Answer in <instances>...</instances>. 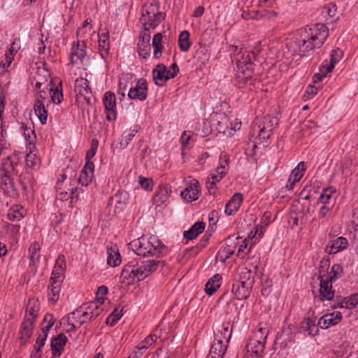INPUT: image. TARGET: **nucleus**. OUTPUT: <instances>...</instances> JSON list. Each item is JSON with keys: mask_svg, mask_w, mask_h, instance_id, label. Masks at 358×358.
Instances as JSON below:
<instances>
[{"mask_svg": "<svg viewBox=\"0 0 358 358\" xmlns=\"http://www.w3.org/2000/svg\"><path fill=\"white\" fill-rule=\"evenodd\" d=\"M328 35V29L324 24L307 26L301 31L299 38L285 44L284 53L287 50V57L295 55L306 56L315 48H320Z\"/></svg>", "mask_w": 358, "mask_h": 358, "instance_id": "nucleus-1", "label": "nucleus"}, {"mask_svg": "<svg viewBox=\"0 0 358 358\" xmlns=\"http://www.w3.org/2000/svg\"><path fill=\"white\" fill-rule=\"evenodd\" d=\"M161 263L159 260H148L139 263L134 259L125 264L120 273L122 282L128 285L134 283L136 280H143L156 271L158 265Z\"/></svg>", "mask_w": 358, "mask_h": 358, "instance_id": "nucleus-2", "label": "nucleus"}, {"mask_svg": "<svg viewBox=\"0 0 358 358\" xmlns=\"http://www.w3.org/2000/svg\"><path fill=\"white\" fill-rule=\"evenodd\" d=\"M255 59L256 54L254 52H250L242 48L234 55L233 62H236L237 67L236 80L238 83V87H241L242 84H246L248 82L252 83L254 71L252 60Z\"/></svg>", "mask_w": 358, "mask_h": 358, "instance_id": "nucleus-3", "label": "nucleus"}, {"mask_svg": "<svg viewBox=\"0 0 358 358\" xmlns=\"http://www.w3.org/2000/svg\"><path fill=\"white\" fill-rule=\"evenodd\" d=\"M130 245L138 256L159 257L167 252V247L155 236L148 239L141 237L132 241Z\"/></svg>", "mask_w": 358, "mask_h": 358, "instance_id": "nucleus-4", "label": "nucleus"}, {"mask_svg": "<svg viewBox=\"0 0 358 358\" xmlns=\"http://www.w3.org/2000/svg\"><path fill=\"white\" fill-rule=\"evenodd\" d=\"M17 160L16 157H8L3 164V169L0 170V187L5 194L11 198H17L19 195L15 182L9 176L17 165Z\"/></svg>", "mask_w": 358, "mask_h": 358, "instance_id": "nucleus-5", "label": "nucleus"}, {"mask_svg": "<svg viewBox=\"0 0 358 358\" xmlns=\"http://www.w3.org/2000/svg\"><path fill=\"white\" fill-rule=\"evenodd\" d=\"M86 43L84 41L72 44L69 55L70 64L78 69H86L90 64V58L87 55Z\"/></svg>", "mask_w": 358, "mask_h": 358, "instance_id": "nucleus-6", "label": "nucleus"}, {"mask_svg": "<svg viewBox=\"0 0 358 358\" xmlns=\"http://www.w3.org/2000/svg\"><path fill=\"white\" fill-rule=\"evenodd\" d=\"M103 308L96 301H90L83 304L74 311L71 313L73 319H76V315L80 314V317L90 316L89 320L92 321L96 319L102 312Z\"/></svg>", "mask_w": 358, "mask_h": 358, "instance_id": "nucleus-7", "label": "nucleus"}, {"mask_svg": "<svg viewBox=\"0 0 358 358\" xmlns=\"http://www.w3.org/2000/svg\"><path fill=\"white\" fill-rule=\"evenodd\" d=\"M252 132L257 133V138L264 143L267 142L273 134L272 120L269 117H264L262 122H255L252 126Z\"/></svg>", "mask_w": 358, "mask_h": 358, "instance_id": "nucleus-8", "label": "nucleus"}, {"mask_svg": "<svg viewBox=\"0 0 358 358\" xmlns=\"http://www.w3.org/2000/svg\"><path fill=\"white\" fill-rule=\"evenodd\" d=\"M103 103L106 113V119L113 121L117 118L116 98L114 93L106 92L103 97Z\"/></svg>", "mask_w": 358, "mask_h": 358, "instance_id": "nucleus-9", "label": "nucleus"}, {"mask_svg": "<svg viewBox=\"0 0 358 358\" xmlns=\"http://www.w3.org/2000/svg\"><path fill=\"white\" fill-rule=\"evenodd\" d=\"M148 86L147 81L144 78L138 79L136 85L131 87L127 93L131 99L144 101L147 98Z\"/></svg>", "mask_w": 358, "mask_h": 358, "instance_id": "nucleus-10", "label": "nucleus"}, {"mask_svg": "<svg viewBox=\"0 0 358 358\" xmlns=\"http://www.w3.org/2000/svg\"><path fill=\"white\" fill-rule=\"evenodd\" d=\"M252 282L248 278V280H238L235 282L231 288V291L234 293L235 298L237 300L246 299L250 293V289Z\"/></svg>", "mask_w": 358, "mask_h": 358, "instance_id": "nucleus-11", "label": "nucleus"}, {"mask_svg": "<svg viewBox=\"0 0 358 358\" xmlns=\"http://www.w3.org/2000/svg\"><path fill=\"white\" fill-rule=\"evenodd\" d=\"M74 90L77 95L83 96L86 103L90 104L92 91L87 79L82 77L76 78Z\"/></svg>", "mask_w": 358, "mask_h": 358, "instance_id": "nucleus-12", "label": "nucleus"}, {"mask_svg": "<svg viewBox=\"0 0 358 358\" xmlns=\"http://www.w3.org/2000/svg\"><path fill=\"white\" fill-rule=\"evenodd\" d=\"M342 317V313L339 311L327 313L319 319L317 325H319L321 329H327L330 327L338 324L341 321Z\"/></svg>", "mask_w": 358, "mask_h": 358, "instance_id": "nucleus-13", "label": "nucleus"}, {"mask_svg": "<svg viewBox=\"0 0 358 358\" xmlns=\"http://www.w3.org/2000/svg\"><path fill=\"white\" fill-rule=\"evenodd\" d=\"M199 182L197 180H192L184 190L181 192V196L189 202L195 201L199 198Z\"/></svg>", "mask_w": 358, "mask_h": 358, "instance_id": "nucleus-14", "label": "nucleus"}, {"mask_svg": "<svg viewBox=\"0 0 358 358\" xmlns=\"http://www.w3.org/2000/svg\"><path fill=\"white\" fill-rule=\"evenodd\" d=\"M320 300L321 301L332 300L335 294V291L332 289V282L326 279H320Z\"/></svg>", "mask_w": 358, "mask_h": 358, "instance_id": "nucleus-15", "label": "nucleus"}, {"mask_svg": "<svg viewBox=\"0 0 358 358\" xmlns=\"http://www.w3.org/2000/svg\"><path fill=\"white\" fill-rule=\"evenodd\" d=\"M34 322L30 319H24L20 326V343L24 345L27 343V341L31 338L33 334Z\"/></svg>", "mask_w": 358, "mask_h": 358, "instance_id": "nucleus-16", "label": "nucleus"}, {"mask_svg": "<svg viewBox=\"0 0 358 358\" xmlns=\"http://www.w3.org/2000/svg\"><path fill=\"white\" fill-rule=\"evenodd\" d=\"M306 170L305 163L301 162L292 171L288 179V183L286 187L288 189H292L296 182H299L303 176V172Z\"/></svg>", "mask_w": 358, "mask_h": 358, "instance_id": "nucleus-17", "label": "nucleus"}, {"mask_svg": "<svg viewBox=\"0 0 358 358\" xmlns=\"http://www.w3.org/2000/svg\"><path fill=\"white\" fill-rule=\"evenodd\" d=\"M66 342L67 337L64 334H60L52 338L51 341L52 358L58 357L62 355Z\"/></svg>", "mask_w": 358, "mask_h": 358, "instance_id": "nucleus-18", "label": "nucleus"}, {"mask_svg": "<svg viewBox=\"0 0 358 358\" xmlns=\"http://www.w3.org/2000/svg\"><path fill=\"white\" fill-rule=\"evenodd\" d=\"M242 201V194L239 192L235 193L225 205V213L228 215H234L235 213L239 209Z\"/></svg>", "mask_w": 358, "mask_h": 358, "instance_id": "nucleus-19", "label": "nucleus"}, {"mask_svg": "<svg viewBox=\"0 0 358 358\" xmlns=\"http://www.w3.org/2000/svg\"><path fill=\"white\" fill-rule=\"evenodd\" d=\"M94 164L93 162H85L79 177V182L83 186H87L94 176Z\"/></svg>", "mask_w": 358, "mask_h": 358, "instance_id": "nucleus-20", "label": "nucleus"}, {"mask_svg": "<svg viewBox=\"0 0 358 358\" xmlns=\"http://www.w3.org/2000/svg\"><path fill=\"white\" fill-rule=\"evenodd\" d=\"M348 246V240L343 236H340L336 240H334L331 245H327L325 251L329 254H336L340 251L344 250Z\"/></svg>", "mask_w": 358, "mask_h": 358, "instance_id": "nucleus-21", "label": "nucleus"}, {"mask_svg": "<svg viewBox=\"0 0 358 358\" xmlns=\"http://www.w3.org/2000/svg\"><path fill=\"white\" fill-rule=\"evenodd\" d=\"M227 348V343H224L221 339H215L211 345L209 355L211 358H223Z\"/></svg>", "mask_w": 358, "mask_h": 358, "instance_id": "nucleus-22", "label": "nucleus"}, {"mask_svg": "<svg viewBox=\"0 0 358 358\" xmlns=\"http://www.w3.org/2000/svg\"><path fill=\"white\" fill-rule=\"evenodd\" d=\"M40 309V303L38 299H29L27 304L26 313L24 319H30L35 321Z\"/></svg>", "mask_w": 358, "mask_h": 358, "instance_id": "nucleus-23", "label": "nucleus"}, {"mask_svg": "<svg viewBox=\"0 0 358 358\" xmlns=\"http://www.w3.org/2000/svg\"><path fill=\"white\" fill-rule=\"evenodd\" d=\"M166 66L163 64H159L156 68L152 70V77L155 83L158 86H163L168 80L165 77Z\"/></svg>", "mask_w": 358, "mask_h": 358, "instance_id": "nucleus-24", "label": "nucleus"}, {"mask_svg": "<svg viewBox=\"0 0 358 358\" xmlns=\"http://www.w3.org/2000/svg\"><path fill=\"white\" fill-rule=\"evenodd\" d=\"M316 317H307L301 324V329L308 332L310 336H315L319 331V325L316 324Z\"/></svg>", "mask_w": 358, "mask_h": 358, "instance_id": "nucleus-25", "label": "nucleus"}, {"mask_svg": "<svg viewBox=\"0 0 358 358\" xmlns=\"http://www.w3.org/2000/svg\"><path fill=\"white\" fill-rule=\"evenodd\" d=\"M139 129L138 125H134L133 127L130 128L128 130H126L121 136L119 145L120 148L124 149L129 144L131 141L137 134Z\"/></svg>", "mask_w": 358, "mask_h": 358, "instance_id": "nucleus-26", "label": "nucleus"}, {"mask_svg": "<svg viewBox=\"0 0 358 358\" xmlns=\"http://www.w3.org/2000/svg\"><path fill=\"white\" fill-rule=\"evenodd\" d=\"M20 132L24 136L26 141L29 145H32L34 148V143L36 140V136L34 129L33 124L30 123L29 125H28L24 123H21Z\"/></svg>", "mask_w": 358, "mask_h": 358, "instance_id": "nucleus-27", "label": "nucleus"}, {"mask_svg": "<svg viewBox=\"0 0 358 358\" xmlns=\"http://www.w3.org/2000/svg\"><path fill=\"white\" fill-rule=\"evenodd\" d=\"M264 341L253 339L247 345V351L251 352L252 356L254 354L255 357L258 358L264 351Z\"/></svg>", "mask_w": 358, "mask_h": 358, "instance_id": "nucleus-28", "label": "nucleus"}, {"mask_svg": "<svg viewBox=\"0 0 358 358\" xmlns=\"http://www.w3.org/2000/svg\"><path fill=\"white\" fill-rule=\"evenodd\" d=\"M205 226L204 222H197L189 230L185 231L183 236L186 239L193 240L203 231Z\"/></svg>", "mask_w": 358, "mask_h": 358, "instance_id": "nucleus-29", "label": "nucleus"}, {"mask_svg": "<svg viewBox=\"0 0 358 358\" xmlns=\"http://www.w3.org/2000/svg\"><path fill=\"white\" fill-rule=\"evenodd\" d=\"M13 60V56L6 53L5 55L4 60L0 62V76L1 77L2 80L5 78V80L6 81L5 85H8L10 83L8 68L10 66Z\"/></svg>", "mask_w": 358, "mask_h": 358, "instance_id": "nucleus-30", "label": "nucleus"}, {"mask_svg": "<svg viewBox=\"0 0 358 358\" xmlns=\"http://www.w3.org/2000/svg\"><path fill=\"white\" fill-rule=\"evenodd\" d=\"M164 19V16L155 15L152 17L151 15L148 16L141 15V22L143 24L145 30L148 31L151 28L156 27L161 20Z\"/></svg>", "mask_w": 358, "mask_h": 358, "instance_id": "nucleus-31", "label": "nucleus"}, {"mask_svg": "<svg viewBox=\"0 0 358 358\" xmlns=\"http://www.w3.org/2000/svg\"><path fill=\"white\" fill-rule=\"evenodd\" d=\"M61 285L59 280L57 281H51L50 285L48 289V294L50 301L56 303L59 297V293L61 291Z\"/></svg>", "mask_w": 358, "mask_h": 358, "instance_id": "nucleus-32", "label": "nucleus"}, {"mask_svg": "<svg viewBox=\"0 0 358 358\" xmlns=\"http://www.w3.org/2000/svg\"><path fill=\"white\" fill-rule=\"evenodd\" d=\"M221 276L219 274L213 275L206 284L205 291L208 295H213L221 285Z\"/></svg>", "mask_w": 358, "mask_h": 358, "instance_id": "nucleus-33", "label": "nucleus"}, {"mask_svg": "<svg viewBox=\"0 0 358 358\" xmlns=\"http://www.w3.org/2000/svg\"><path fill=\"white\" fill-rule=\"evenodd\" d=\"M34 109L35 114L38 117L41 123L45 124L47 122L48 112L45 108L43 101L37 99L34 103Z\"/></svg>", "mask_w": 358, "mask_h": 358, "instance_id": "nucleus-34", "label": "nucleus"}, {"mask_svg": "<svg viewBox=\"0 0 358 358\" xmlns=\"http://www.w3.org/2000/svg\"><path fill=\"white\" fill-rule=\"evenodd\" d=\"M170 193L171 190L167 187L159 189L153 197L154 203L157 206H159L164 203L168 200Z\"/></svg>", "mask_w": 358, "mask_h": 358, "instance_id": "nucleus-35", "label": "nucleus"}, {"mask_svg": "<svg viewBox=\"0 0 358 358\" xmlns=\"http://www.w3.org/2000/svg\"><path fill=\"white\" fill-rule=\"evenodd\" d=\"M109 35L108 33L99 35V50L102 58L108 55L109 50Z\"/></svg>", "mask_w": 358, "mask_h": 358, "instance_id": "nucleus-36", "label": "nucleus"}, {"mask_svg": "<svg viewBox=\"0 0 358 358\" xmlns=\"http://www.w3.org/2000/svg\"><path fill=\"white\" fill-rule=\"evenodd\" d=\"M40 250V244L36 241L31 243L29 248V258L34 265L39 262L41 257Z\"/></svg>", "mask_w": 358, "mask_h": 358, "instance_id": "nucleus-37", "label": "nucleus"}, {"mask_svg": "<svg viewBox=\"0 0 358 358\" xmlns=\"http://www.w3.org/2000/svg\"><path fill=\"white\" fill-rule=\"evenodd\" d=\"M150 15L152 17H155V15L164 16L163 13L159 10V7L155 1L147 3L143 7L141 15L146 17Z\"/></svg>", "mask_w": 358, "mask_h": 358, "instance_id": "nucleus-38", "label": "nucleus"}, {"mask_svg": "<svg viewBox=\"0 0 358 358\" xmlns=\"http://www.w3.org/2000/svg\"><path fill=\"white\" fill-rule=\"evenodd\" d=\"M229 327L230 324L229 322L223 323L216 334L215 339H221L222 341L224 339L225 343L227 344L229 342L232 332Z\"/></svg>", "mask_w": 358, "mask_h": 358, "instance_id": "nucleus-39", "label": "nucleus"}, {"mask_svg": "<svg viewBox=\"0 0 358 358\" xmlns=\"http://www.w3.org/2000/svg\"><path fill=\"white\" fill-rule=\"evenodd\" d=\"M162 34L157 33L154 35L152 39V47L154 48L153 56L155 59H159L162 56L163 45L162 44Z\"/></svg>", "mask_w": 358, "mask_h": 358, "instance_id": "nucleus-40", "label": "nucleus"}, {"mask_svg": "<svg viewBox=\"0 0 358 358\" xmlns=\"http://www.w3.org/2000/svg\"><path fill=\"white\" fill-rule=\"evenodd\" d=\"M343 272V269L341 265L335 264L331 266V271L327 274L326 280L333 283L341 277Z\"/></svg>", "mask_w": 358, "mask_h": 358, "instance_id": "nucleus-41", "label": "nucleus"}, {"mask_svg": "<svg viewBox=\"0 0 358 358\" xmlns=\"http://www.w3.org/2000/svg\"><path fill=\"white\" fill-rule=\"evenodd\" d=\"M7 217L12 222L20 221L24 217V210L22 207L15 206L10 208L8 211Z\"/></svg>", "mask_w": 358, "mask_h": 358, "instance_id": "nucleus-42", "label": "nucleus"}, {"mask_svg": "<svg viewBox=\"0 0 358 358\" xmlns=\"http://www.w3.org/2000/svg\"><path fill=\"white\" fill-rule=\"evenodd\" d=\"M178 45L181 51L187 52L190 48L189 33L187 31L180 32L178 37Z\"/></svg>", "mask_w": 358, "mask_h": 358, "instance_id": "nucleus-43", "label": "nucleus"}, {"mask_svg": "<svg viewBox=\"0 0 358 358\" xmlns=\"http://www.w3.org/2000/svg\"><path fill=\"white\" fill-rule=\"evenodd\" d=\"M107 255V263L108 265L115 267L120 264L121 257L117 250H108Z\"/></svg>", "mask_w": 358, "mask_h": 358, "instance_id": "nucleus-44", "label": "nucleus"}, {"mask_svg": "<svg viewBox=\"0 0 358 358\" xmlns=\"http://www.w3.org/2000/svg\"><path fill=\"white\" fill-rule=\"evenodd\" d=\"M336 192V189L332 186L323 189L319 197L318 202L322 203L323 205L328 204L332 197V194Z\"/></svg>", "mask_w": 358, "mask_h": 358, "instance_id": "nucleus-45", "label": "nucleus"}, {"mask_svg": "<svg viewBox=\"0 0 358 358\" xmlns=\"http://www.w3.org/2000/svg\"><path fill=\"white\" fill-rule=\"evenodd\" d=\"M344 308L352 309L358 304V294H352L350 296L341 299Z\"/></svg>", "mask_w": 358, "mask_h": 358, "instance_id": "nucleus-46", "label": "nucleus"}, {"mask_svg": "<svg viewBox=\"0 0 358 358\" xmlns=\"http://www.w3.org/2000/svg\"><path fill=\"white\" fill-rule=\"evenodd\" d=\"M330 266V258L329 257L323 258L320 262L319 266V279H324Z\"/></svg>", "mask_w": 358, "mask_h": 358, "instance_id": "nucleus-47", "label": "nucleus"}, {"mask_svg": "<svg viewBox=\"0 0 358 358\" xmlns=\"http://www.w3.org/2000/svg\"><path fill=\"white\" fill-rule=\"evenodd\" d=\"M122 312L123 308H122L120 310H119L118 308H115L106 319V324L110 326L115 325L117 322L122 317L123 315Z\"/></svg>", "mask_w": 358, "mask_h": 358, "instance_id": "nucleus-48", "label": "nucleus"}, {"mask_svg": "<svg viewBox=\"0 0 358 358\" xmlns=\"http://www.w3.org/2000/svg\"><path fill=\"white\" fill-rule=\"evenodd\" d=\"M341 55L342 52L339 49L332 50L330 63L327 66H325L327 72H331L334 69L335 64L338 62Z\"/></svg>", "mask_w": 358, "mask_h": 358, "instance_id": "nucleus-49", "label": "nucleus"}, {"mask_svg": "<svg viewBox=\"0 0 358 358\" xmlns=\"http://www.w3.org/2000/svg\"><path fill=\"white\" fill-rule=\"evenodd\" d=\"M157 338V337L156 335L150 334L148 336H147L143 341H142L140 343H138L136 348L138 350H146L156 342Z\"/></svg>", "mask_w": 358, "mask_h": 358, "instance_id": "nucleus-50", "label": "nucleus"}, {"mask_svg": "<svg viewBox=\"0 0 358 358\" xmlns=\"http://www.w3.org/2000/svg\"><path fill=\"white\" fill-rule=\"evenodd\" d=\"M25 161L27 166L31 169L38 167L40 164V159L37 157L36 154L31 152L27 155Z\"/></svg>", "mask_w": 358, "mask_h": 358, "instance_id": "nucleus-51", "label": "nucleus"}, {"mask_svg": "<svg viewBox=\"0 0 358 358\" xmlns=\"http://www.w3.org/2000/svg\"><path fill=\"white\" fill-rule=\"evenodd\" d=\"M21 184L24 191L32 185L33 177L29 172H25L20 178Z\"/></svg>", "mask_w": 358, "mask_h": 358, "instance_id": "nucleus-52", "label": "nucleus"}, {"mask_svg": "<svg viewBox=\"0 0 358 358\" xmlns=\"http://www.w3.org/2000/svg\"><path fill=\"white\" fill-rule=\"evenodd\" d=\"M150 45L138 43V52L140 57L147 59L150 55Z\"/></svg>", "mask_w": 358, "mask_h": 358, "instance_id": "nucleus-53", "label": "nucleus"}, {"mask_svg": "<svg viewBox=\"0 0 358 358\" xmlns=\"http://www.w3.org/2000/svg\"><path fill=\"white\" fill-rule=\"evenodd\" d=\"M229 157L225 152H222L220 155V165L217 166L221 170H227L229 167Z\"/></svg>", "mask_w": 358, "mask_h": 358, "instance_id": "nucleus-54", "label": "nucleus"}, {"mask_svg": "<svg viewBox=\"0 0 358 358\" xmlns=\"http://www.w3.org/2000/svg\"><path fill=\"white\" fill-rule=\"evenodd\" d=\"M329 72H327V68L325 67V66H321L320 68V73H315L313 76V83L314 84H317L319 83L320 81L322 80V79L324 78H325L327 76V75L329 73Z\"/></svg>", "mask_w": 358, "mask_h": 358, "instance_id": "nucleus-55", "label": "nucleus"}, {"mask_svg": "<svg viewBox=\"0 0 358 358\" xmlns=\"http://www.w3.org/2000/svg\"><path fill=\"white\" fill-rule=\"evenodd\" d=\"M320 86L316 87L312 85H309L304 92L303 97L306 99H312L315 95L317 94Z\"/></svg>", "mask_w": 358, "mask_h": 358, "instance_id": "nucleus-56", "label": "nucleus"}, {"mask_svg": "<svg viewBox=\"0 0 358 358\" xmlns=\"http://www.w3.org/2000/svg\"><path fill=\"white\" fill-rule=\"evenodd\" d=\"M48 331H41V333L39 334L36 341V343L34 347V348L41 350V348L45 345L48 336Z\"/></svg>", "mask_w": 358, "mask_h": 358, "instance_id": "nucleus-57", "label": "nucleus"}, {"mask_svg": "<svg viewBox=\"0 0 358 358\" xmlns=\"http://www.w3.org/2000/svg\"><path fill=\"white\" fill-rule=\"evenodd\" d=\"M69 192L64 191L58 193L57 198L62 201H67L68 199H71V203L73 202V194L75 193L74 189L71 188L69 189Z\"/></svg>", "mask_w": 358, "mask_h": 358, "instance_id": "nucleus-58", "label": "nucleus"}, {"mask_svg": "<svg viewBox=\"0 0 358 358\" xmlns=\"http://www.w3.org/2000/svg\"><path fill=\"white\" fill-rule=\"evenodd\" d=\"M234 248L224 245L219 251V254L224 260H226L229 259L234 253Z\"/></svg>", "mask_w": 358, "mask_h": 358, "instance_id": "nucleus-59", "label": "nucleus"}, {"mask_svg": "<svg viewBox=\"0 0 358 358\" xmlns=\"http://www.w3.org/2000/svg\"><path fill=\"white\" fill-rule=\"evenodd\" d=\"M277 15V13L273 10H265L260 13L259 18L273 22L276 20Z\"/></svg>", "mask_w": 358, "mask_h": 358, "instance_id": "nucleus-60", "label": "nucleus"}, {"mask_svg": "<svg viewBox=\"0 0 358 358\" xmlns=\"http://www.w3.org/2000/svg\"><path fill=\"white\" fill-rule=\"evenodd\" d=\"M50 90L52 92V94L51 95L52 101L55 103H60L63 99V94L62 90H58V88L57 87L55 90H53L51 87Z\"/></svg>", "mask_w": 358, "mask_h": 358, "instance_id": "nucleus-61", "label": "nucleus"}, {"mask_svg": "<svg viewBox=\"0 0 358 358\" xmlns=\"http://www.w3.org/2000/svg\"><path fill=\"white\" fill-rule=\"evenodd\" d=\"M138 178H139V184L143 189H144L147 191L152 190V180H150L148 178L142 177V176H139Z\"/></svg>", "mask_w": 358, "mask_h": 358, "instance_id": "nucleus-62", "label": "nucleus"}, {"mask_svg": "<svg viewBox=\"0 0 358 358\" xmlns=\"http://www.w3.org/2000/svg\"><path fill=\"white\" fill-rule=\"evenodd\" d=\"M65 266L66 263L64 256L59 255L56 261L54 269H57L58 271L64 274Z\"/></svg>", "mask_w": 358, "mask_h": 358, "instance_id": "nucleus-63", "label": "nucleus"}, {"mask_svg": "<svg viewBox=\"0 0 358 358\" xmlns=\"http://www.w3.org/2000/svg\"><path fill=\"white\" fill-rule=\"evenodd\" d=\"M152 358H169L168 350L164 348H158Z\"/></svg>", "mask_w": 358, "mask_h": 358, "instance_id": "nucleus-64", "label": "nucleus"}]
</instances>
